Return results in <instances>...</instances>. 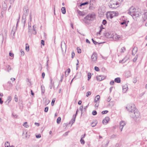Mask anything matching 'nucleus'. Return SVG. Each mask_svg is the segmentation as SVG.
Returning <instances> with one entry per match:
<instances>
[{"mask_svg": "<svg viewBox=\"0 0 147 147\" xmlns=\"http://www.w3.org/2000/svg\"><path fill=\"white\" fill-rule=\"evenodd\" d=\"M123 0H111L109 6L111 8L115 9L120 6Z\"/></svg>", "mask_w": 147, "mask_h": 147, "instance_id": "obj_1", "label": "nucleus"}, {"mask_svg": "<svg viewBox=\"0 0 147 147\" xmlns=\"http://www.w3.org/2000/svg\"><path fill=\"white\" fill-rule=\"evenodd\" d=\"M95 18V14L94 13L89 14L84 18L82 20V22L86 24L89 23V21H92Z\"/></svg>", "mask_w": 147, "mask_h": 147, "instance_id": "obj_2", "label": "nucleus"}, {"mask_svg": "<svg viewBox=\"0 0 147 147\" xmlns=\"http://www.w3.org/2000/svg\"><path fill=\"white\" fill-rule=\"evenodd\" d=\"M130 116L134 120H136L140 118V114L138 111L136 109L130 113Z\"/></svg>", "mask_w": 147, "mask_h": 147, "instance_id": "obj_3", "label": "nucleus"}, {"mask_svg": "<svg viewBox=\"0 0 147 147\" xmlns=\"http://www.w3.org/2000/svg\"><path fill=\"white\" fill-rule=\"evenodd\" d=\"M126 108L129 113L136 109L134 104L131 103L128 104L126 107Z\"/></svg>", "mask_w": 147, "mask_h": 147, "instance_id": "obj_4", "label": "nucleus"}, {"mask_svg": "<svg viewBox=\"0 0 147 147\" xmlns=\"http://www.w3.org/2000/svg\"><path fill=\"white\" fill-rule=\"evenodd\" d=\"M19 18H20V17H19V18L18 20H19ZM19 20H18V21H17V24H16L17 27H16L15 26H13V27L12 29V30L11 32V35L12 38H14V34H15V32L17 30V26L18 23L19 22Z\"/></svg>", "mask_w": 147, "mask_h": 147, "instance_id": "obj_5", "label": "nucleus"}, {"mask_svg": "<svg viewBox=\"0 0 147 147\" xmlns=\"http://www.w3.org/2000/svg\"><path fill=\"white\" fill-rule=\"evenodd\" d=\"M97 58V54L96 53L94 52L91 57V59L93 63H96Z\"/></svg>", "mask_w": 147, "mask_h": 147, "instance_id": "obj_6", "label": "nucleus"}, {"mask_svg": "<svg viewBox=\"0 0 147 147\" xmlns=\"http://www.w3.org/2000/svg\"><path fill=\"white\" fill-rule=\"evenodd\" d=\"M96 78L98 81H100L104 80L105 78V76L103 75H99L97 76Z\"/></svg>", "mask_w": 147, "mask_h": 147, "instance_id": "obj_7", "label": "nucleus"}, {"mask_svg": "<svg viewBox=\"0 0 147 147\" xmlns=\"http://www.w3.org/2000/svg\"><path fill=\"white\" fill-rule=\"evenodd\" d=\"M110 118L109 117H106L103 120L102 123L104 125H106L109 122Z\"/></svg>", "mask_w": 147, "mask_h": 147, "instance_id": "obj_8", "label": "nucleus"}, {"mask_svg": "<svg viewBox=\"0 0 147 147\" xmlns=\"http://www.w3.org/2000/svg\"><path fill=\"white\" fill-rule=\"evenodd\" d=\"M50 84L49 85V87L51 89H52L53 87V88L54 89L55 87L54 85V82H53V79L51 78L50 77Z\"/></svg>", "mask_w": 147, "mask_h": 147, "instance_id": "obj_9", "label": "nucleus"}, {"mask_svg": "<svg viewBox=\"0 0 147 147\" xmlns=\"http://www.w3.org/2000/svg\"><path fill=\"white\" fill-rule=\"evenodd\" d=\"M104 36L107 38H110L112 37V35L109 32L104 33Z\"/></svg>", "mask_w": 147, "mask_h": 147, "instance_id": "obj_10", "label": "nucleus"}, {"mask_svg": "<svg viewBox=\"0 0 147 147\" xmlns=\"http://www.w3.org/2000/svg\"><path fill=\"white\" fill-rule=\"evenodd\" d=\"M136 10H132V11L133 12L132 14H131V15L132 16H135L136 17H137L139 16V13H137V12H136Z\"/></svg>", "mask_w": 147, "mask_h": 147, "instance_id": "obj_11", "label": "nucleus"}, {"mask_svg": "<svg viewBox=\"0 0 147 147\" xmlns=\"http://www.w3.org/2000/svg\"><path fill=\"white\" fill-rule=\"evenodd\" d=\"M26 15H23L22 16V23L23 25L24 26L25 25V24L26 23Z\"/></svg>", "mask_w": 147, "mask_h": 147, "instance_id": "obj_12", "label": "nucleus"}, {"mask_svg": "<svg viewBox=\"0 0 147 147\" xmlns=\"http://www.w3.org/2000/svg\"><path fill=\"white\" fill-rule=\"evenodd\" d=\"M77 114H78V110H77V111L76 112L75 117H74V116H73V118L72 119L71 121H70V122H69L70 124L71 122H72V123H71V125H72L73 124V123L75 122V121L76 117V115H77Z\"/></svg>", "mask_w": 147, "mask_h": 147, "instance_id": "obj_13", "label": "nucleus"}, {"mask_svg": "<svg viewBox=\"0 0 147 147\" xmlns=\"http://www.w3.org/2000/svg\"><path fill=\"white\" fill-rule=\"evenodd\" d=\"M112 37L115 40H119L120 37V36L116 34L113 36Z\"/></svg>", "mask_w": 147, "mask_h": 147, "instance_id": "obj_14", "label": "nucleus"}, {"mask_svg": "<svg viewBox=\"0 0 147 147\" xmlns=\"http://www.w3.org/2000/svg\"><path fill=\"white\" fill-rule=\"evenodd\" d=\"M138 51L137 48V47H134L132 51V55H134L136 53H137Z\"/></svg>", "mask_w": 147, "mask_h": 147, "instance_id": "obj_15", "label": "nucleus"}, {"mask_svg": "<svg viewBox=\"0 0 147 147\" xmlns=\"http://www.w3.org/2000/svg\"><path fill=\"white\" fill-rule=\"evenodd\" d=\"M142 18L144 21H145L147 19V12H145L142 15Z\"/></svg>", "mask_w": 147, "mask_h": 147, "instance_id": "obj_16", "label": "nucleus"}, {"mask_svg": "<svg viewBox=\"0 0 147 147\" xmlns=\"http://www.w3.org/2000/svg\"><path fill=\"white\" fill-rule=\"evenodd\" d=\"M120 24L121 25H123V27L125 28L127 25L128 23L126 22L125 21H124L123 22H121Z\"/></svg>", "mask_w": 147, "mask_h": 147, "instance_id": "obj_17", "label": "nucleus"}, {"mask_svg": "<svg viewBox=\"0 0 147 147\" xmlns=\"http://www.w3.org/2000/svg\"><path fill=\"white\" fill-rule=\"evenodd\" d=\"M132 10H136V9L134 7H131L130 8V9H129V10L130 11L128 12L127 13L128 14L131 15V14H132L133 12H132Z\"/></svg>", "mask_w": 147, "mask_h": 147, "instance_id": "obj_18", "label": "nucleus"}, {"mask_svg": "<svg viewBox=\"0 0 147 147\" xmlns=\"http://www.w3.org/2000/svg\"><path fill=\"white\" fill-rule=\"evenodd\" d=\"M128 89V87L127 85H125L123 87V92L125 93L126 92Z\"/></svg>", "mask_w": 147, "mask_h": 147, "instance_id": "obj_19", "label": "nucleus"}, {"mask_svg": "<svg viewBox=\"0 0 147 147\" xmlns=\"http://www.w3.org/2000/svg\"><path fill=\"white\" fill-rule=\"evenodd\" d=\"M125 123L124 121H121L120 123V127L119 128L121 129V127H123L125 125Z\"/></svg>", "mask_w": 147, "mask_h": 147, "instance_id": "obj_20", "label": "nucleus"}, {"mask_svg": "<svg viewBox=\"0 0 147 147\" xmlns=\"http://www.w3.org/2000/svg\"><path fill=\"white\" fill-rule=\"evenodd\" d=\"M79 15L80 16H84L85 15V13L79 10H78L77 11Z\"/></svg>", "mask_w": 147, "mask_h": 147, "instance_id": "obj_21", "label": "nucleus"}, {"mask_svg": "<svg viewBox=\"0 0 147 147\" xmlns=\"http://www.w3.org/2000/svg\"><path fill=\"white\" fill-rule=\"evenodd\" d=\"M100 96L99 95H98L96 96L94 100V102H97V101L99 100L100 99Z\"/></svg>", "mask_w": 147, "mask_h": 147, "instance_id": "obj_22", "label": "nucleus"}, {"mask_svg": "<svg viewBox=\"0 0 147 147\" xmlns=\"http://www.w3.org/2000/svg\"><path fill=\"white\" fill-rule=\"evenodd\" d=\"M115 16V12H112L111 13H110L109 15L108 16H110V18L111 19L113 18V17Z\"/></svg>", "mask_w": 147, "mask_h": 147, "instance_id": "obj_23", "label": "nucleus"}, {"mask_svg": "<svg viewBox=\"0 0 147 147\" xmlns=\"http://www.w3.org/2000/svg\"><path fill=\"white\" fill-rule=\"evenodd\" d=\"M114 81L117 83H120L121 82V79L119 78H117L115 79Z\"/></svg>", "mask_w": 147, "mask_h": 147, "instance_id": "obj_24", "label": "nucleus"}, {"mask_svg": "<svg viewBox=\"0 0 147 147\" xmlns=\"http://www.w3.org/2000/svg\"><path fill=\"white\" fill-rule=\"evenodd\" d=\"M29 12V10L28 9H26L24 11V13L23 15H26V16H27Z\"/></svg>", "mask_w": 147, "mask_h": 147, "instance_id": "obj_25", "label": "nucleus"}, {"mask_svg": "<svg viewBox=\"0 0 147 147\" xmlns=\"http://www.w3.org/2000/svg\"><path fill=\"white\" fill-rule=\"evenodd\" d=\"M41 89L42 93L43 94L45 92V89L44 87L43 86H41Z\"/></svg>", "mask_w": 147, "mask_h": 147, "instance_id": "obj_26", "label": "nucleus"}, {"mask_svg": "<svg viewBox=\"0 0 147 147\" xmlns=\"http://www.w3.org/2000/svg\"><path fill=\"white\" fill-rule=\"evenodd\" d=\"M61 10L62 13L64 14L66 12V10H65V8L64 7H62L61 9Z\"/></svg>", "mask_w": 147, "mask_h": 147, "instance_id": "obj_27", "label": "nucleus"}, {"mask_svg": "<svg viewBox=\"0 0 147 147\" xmlns=\"http://www.w3.org/2000/svg\"><path fill=\"white\" fill-rule=\"evenodd\" d=\"M67 74H66V71H65V76L66 77H67V76L70 73V69L69 68H68L67 70Z\"/></svg>", "mask_w": 147, "mask_h": 147, "instance_id": "obj_28", "label": "nucleus"}, {"mask_svg": "<svg viewBox=\"0 0 147 147\" xmlns=\"http://www.w3.org/2000/svg\"><path fill=\"white\" fill-rule=\"evenodd\" d=\"M88 80H89L91 78V75L90 72H88Z\"/></svg>", "mask_w": 147, "mask_h": 147, "instance_id": "obj_29", "label": "nucleus"}, {"mask_svg": "<svg viewBox=\"0 0 147 147\" xmlns=\"http://www.w3.org/2000/svg\"><path fill=\"white\" fill-rule=\"evenodd\" d=\"M61 118L60 117H58L57 120V122L58 124H59L61 122Z\"/></svg>", "mask_w": 147, "mask_h": 147, "instance_id": "obj_30", "label": "nucleus"}, {"mask_svg": "<svg viewBox=\"0 0 147 147\" xmlns=\"http://www.w3.org/2000/svg\"><path fill=\"white\" fill-rule=\"evenodd\" d=\"M88 3H89L87 1V2H85V3H81L80 5V7H81L82 5H86L88 4Z\"/></svg>", "mask_w": 147, "mask_h": 147, "instance_id": "obj_31", "label": "nucleus"}, {"mask_svg": "<svg viewBox=\"0 0 147 147\" xmlns=\"http://www.w3.org/2000/svg\"><path fill=\"white\" fill-rule=\"evenodd\" d=\"M23 125L26 127H29V125L27 124V122H24Z\"/></svg>", "mask_w": 147, "mask_h": 147, "instance_id": "obj_32", "label": "nucleus"}, {"mask_svg": "<svg viewBox=\"0 0 147 147\" xmlns=\"http://www.w3.org/2000/svg\"><path fill=\"white\" fill-rule=\"evenodd\" d=\"M5 147H9V146H10L9 143L8 141L6 142L5 144Z\"/></svg>", "mask_w": 147, "mask_h": 147, "instance_id": "obj_33", "label": "nucleus"}, {"mask_svg": "<svg viewBox=\"0 0 147 147\" xmlns=\"http://www.w3.org/2000/svg\"><path fill=\"white\" fill-rule=\"evenodd\" d=\"M125 48L124 47H123L121 49V51L120 52L121 53H123L125 51Z\"/></svg>", "mask_w": 147, "mask_h": 147, "instance_id": "obj_34", "label": "nucleus"}, {"mask_svg": "<svg viewBox=\"0 0 147 147\" xmlns=\"http://www.w3.org/2000/svg\"><path fill=\"white\" fill-rule=\"evenodd\" d=\"M33 34H35L36 33V30L35 29V28H34V25L33 26Z\"/></svg>", "mask_w": 147, "mask_h": 147, "instance_id": "obj_35", "label": "nucleus"}, {"mask_svg": "<svg viewBox=\"0 0 147 147\" xmlns=\"http://www.w3.org/2000/svg\"><path fill=\"white\" fill-rule=\"evenodd\" d=\"M6 67L7 68V71H9L11 69V67L9 65H7L6 66Z\"/></svg>", "mask_w": 147, "mask_h": 147, "instance_id": "obj_36", "label": "nucleus"}, {"mask_svg": "<svg viewBox=\"0 0 147 147\" xmlns=\"http://www.w3.org/2000/svg\"><path fill=\"white\" fill-rule=\"evenodd\" d=\"M55 98H54L52 100V101L51 103V105L52 106H53L54 105V103L55 102Z\"/></svg>", "mask_w": 147, "mask_h": 147, "instance_id": "obj_37", "label": "nucleus"}, {"mask_svg": "<svg viewBox=\"0 0 147 147\" xmlns=\"http://www.w3.org/2000/svg\"><path fill=\"white\" fill-rule=\"evenodd\" d=\"M91 92L90 91H88L86 93V96L87 97H88L89 96L91 95Z\"/></svg>", "mask_w": 147, "mask_h": 147, "instance_id": "obj_38", "label": "nucleus"}, {"mask_svg": "<svg viewBox=\"0 0 147 147\" xmlns=\"http://www.w3.org/2000/svg\"><path fill=\"white\" fill-rule=\"evenodd\" d=\"M80 142L82 144H84L85 143L84 141V140L83 139H82V138H81Z\"/></svg>", "mask_w": 147, "mask_h": 147, "instance_id": "obj_39", "label": "nucleus"}, {"mask_svg": "<svg viewBox=\"0 0 147 147\" xmlns=\"http://www.w3.org/2000/svg\"><path fill=\"white\" fill-rule=\"evenodd\" d=\"M138 57V55H136L135 57L133 59V61L134 62H135L136 61L137 58Z\"/></svg>", "mask_w": 147, "mask_h": 147, "instance_id": "obj_40", "label": "nucleus"}, {"mask_svg": "<svg viewBox=\"0 0 147 147\" xmlns=\"http://www.w3.org/2000/svg\"><path fill=\"white\" fill-rule=\"evenodd\" d=\"M92 114L93 115H96L97 114V112L96 111H93L92 113Z\"/></svg>", "mask_w": 147, "mask_h": 147, "instance_id": "obj_41", "label": "nucleus"}, {"mask_svg": "<svg viewBox=\"0 0 147 147\" xmlns=\"http://www.w3.org/2000/svg\"><path fill=\"white\" fill-rule=\"evenodd\" d=\"M64 76V75L63 74H62L61 76V80L59 82H62V81H63V78Z\"/></svg>", "mask_w": 147, "mask_h": 147, "instance_id": "obj_42", "label": "nucleus"}, {"mask_svg": "<svg viewBox=\"0 0 147 147\" xmlns=\"http://www.w3.org/2000/svg\"><path fill=\"white\" fill-rule=\"evenodd\" d=\"M11 100V97L10 96H8L7 98V100L8 101V102H10Z\"/></svg>", "mask_w": 147, "mask_h": 147, "instance_id": "obj_43", "label": "nucleus"}, {"mask_svg": "<svg viewBox=\"0 0 147 147\" xmlns=\"http://www.w3.org/2000/svg\"><path fill=\"white\" fill-rule=\"evenodd\" d=\"M108 112V111L107 110H105V111H103L102 112V114H105L107 113Z\"/></svg>", "mask_w": 147, "mask_h": 147, "instance_id": "obj_44", "label": "nucleus"}, {"mask_svg": "<svg viewBox=\"0 0 147 147\" xmlns=\"http://www.w3.org/2000/svg\"><path fill=\"white\" fill-rule=\"evenodd\" d=\"M109 141H107V142L106 143V144L105 146H104V145L102 144V147H107V146L108 144L109 143Z\"/></svg>", "mask_w": 147, "mask_h": 147, "instance_id": "obj_45", "label": "nucleus"}, {"mask_svg": "<svg viewBox=\"0 0 147 147\" xmlns=\"http://www.w3.org/2000/svg\"><path fill=\"white\" fill-rule=\"evenodd\" d=\"M83 106H82L80 107V110L81 111L82 114V113H83Z\"/></svg>", "mask_w": 147, "mask_h": 147, "instance_id": "obj_46", "label": "nucleus"}, {"mask_svg": "<svg viewBox=\"0 0 147 147\" xmlns=\"http://www.w3.org/2000/svg\"><path fill=\"white\" fill-rule=\"evenodd\" d=\"M116 137V135L113 134L111 136V138L113 139H114Z\"/></svg>", "mask_w": 147, "mask_h": 147, "instance_id": "obj_47", "label": "nucleus"}, {"mask_svg": "<svg viewBox=\"0 0 147 147\" xmlns=\"http://www.w3.org/2000/svg\"><path fill=\"white\" fill-rule=\"evenodd\" d=\"M94 69L96 71H99V69L98 67H94Z\"/></svg>", "mask_w": 147, "mask_h": 147, "instance_id": "obj_48", "label": "nucleus"}, {"mask_svg": "<svg viewBox=\"0 0 147 147\" xmlns=\"http://www.w3.org/2000/svg\"><path fill=\"white\" fill-rule=\"evenodd\" d=\"M95 0H90V5H93V3L95 2Z\"/></svg>", "mask_w": 147, "mask_h": 147, "instance_id": "obj_49", "label": "nucleus"}, {"mask_svg": "<svg viewBox=\"0 0 147 147\" xmlns=\"http://www.w3.org/2000/svg\"><path fill=\"white\" fill-rule=\"evenodd\" d=\"M107 23V21L106 20H104L103 21H102V24L105 25Z\"/></svg>", "mask_w": 147, "mask_h": 147, "instance_id": "obj_50", "label": "nucleus"}, {"mask_svg": "<svg viewBox=\"0 0 147 147\" xmlns=\"http://www.w3.org/2000/svg\"><path fill=\"white\" fill-rule=\"evenodd\" d=\"M92 41L93 42V43L95 44V45H96L98 43L96 42V41H95L93 39H92Z\"/></svg>", "mask_w": 147, "mask_h": 147, "instance_id": "obj_51", "label": "nucleus"}, {"mask_svg": "<svg viewBox=\"0 0 147 147\" xmlns=\"http://www.w3.org/2000/svg\"><path fill=\"white\" fill-rule=\"evenodd\" d=\"M8 84H9V86L10 87H11L12 86V84L11 83V82L10 81H9L8 82Z\"/></svg>", "mask_w": 147, "mask_h": 147, "instance_id": "obj_52", "label": "nucleus"}, {"mask_svg": "<svg viewBox=\"0 0 147 147\" xmlns=\"http://www.w3.org/2000/svg\"><path fill=\"white\" fill-rule=\"evenodd\" d=\"M20 52H21V55H22L23 56V55H24V52L23 51H22V49H21V50Z\"/></svg>", "mask_w": 147, "mask_h": 147, "instance_id": "obj_53", "label": "nucleus"}, {"mask_svg": "<svg viewBox=\"0 0 147 147\" xmlns=\"http://www.w3.org/2000/svg\"><path fill=\"white\" fill-rule=\"evenodd\" d=\"M14 99H15V101L16 102H18V98L17 97L16 95H15V97H14Z\"/></svg>", "mask_w": 147, "mask_h": 147, "instance_id": "obj_54", "label": "nucleus"}, {"mask_svg": "<svg viewBox=\"0 0 147 147\" xmlns=\"http://www.w3.org/2000/svg\"><path fill=\"white\" fill-rule=\"evenodd\" d=\"M49 108L48 107H47L45 108L44 111L45 112H47Z\"/></svg>", "mask_w": 147, "mask_h": 147, "instance_id": "obj_55", "label": "nucleus"}, {"mask_svg": "<svg viewBox=\"0 0 147 147\" xmlns=\"http://www.w3.org/2000/svg\"><path fill=\"white\" fill-rule=\"evenodd\" d=\"M79 49L78 48H77V49L78 50V52L79 53H80L81 52V50L80 49Z\"/></svg>", "mask_w": 147, "mask_h": 147, "instance_id": "obj_56", "label": "nucleus"}, {"mask_svg": "<svg viewBox=\"0 0 147 147\" xmlns=\"http://www.w3.org/2000/svg\"><path fill=\"white\" fill-rule=\"evenodd\" d=\"M114 83V82L113 80L111 81L110 83V84L111 85H113Z\"/></svg>", "mask_w": 147, "mask_h": 147, "instance_id": "obj_57", "label": "nucleus"}, {"mask_svg": "<svg viewBox=\"0 0 147 147\" xmlns=\"http://www.w3.org/2000/svg\"><path fill=\"white\" fill-rule=\"evenodd\" d=\"M36 137L37 138H40L41 137V135L40 134H38L37 135H36Z\"/></svg>", "mask_w": 147, "mask_h": 147, "instance_id": "obj_58", "label": "nucleus"}, {"mask_svg": "<svg viewBox=\"0 0 147 147\" xmlns=\"http://www.w3.org/2000/svg\"><path fill=\"white\" fill-rule=\"evenodd\" d=\"M102 27V25L100 27V29L99 32H98V34H100V32H101V31L102 30V29L101 28Z\"/></svg>", "mask_w": 147, "mask_h": 147, "instance_id": "obj_59", "label": "nucleus"}, {"mask_svg": "<svg viewBox=\"0 0 147 147\" xmlns=\"http://www.w3.org/2000/svg\"><path fill=\"white\" fill-rule=\"evenodd\" d=\"M26 50L27 51H28L29 50V46H28V47H27V46H26Z\"/></svg>", "mask_w": 147, "mask_h": 147, "instance_id": "obj_60", "label": "nucleus"}, {"mask_svg": "<svg viewBox=\"0 0 147 147\" xmlns=\"http://www.w3.org/2000/svg\"><path fill=\"white\" fill-rule=\"evenodd\" d=\"M41 44L44 45H45V41L43 40H41Z\"/></svg>", "mask_w": 147, "mask_h": 147, "instance_id": "obj_61", "label": "nucleus"}, {"mask_svg": "<svg viewBox=\"0 0 147 147\" xmlns=\"http://www.w3.org/2000/svg\"><path fill=\"white\" fill-rule=\"evenodd\" d=\"M96 125V124L95 123H94L93 122L91 123V125L92 127H94Z\"/></svg>", "mask_w": 147, "mask_h": 147, "instance_id": "obj_62", "label": "nucleus"}, {"mask_svg": "<svg viewBox=\"0 0 147 147\" xmlns=\"http://www.w3.org/2000/svg\"><path fill=\"white\" fill-rule=\"evenodd\" d=\"M9 55L10 56L12 57H13L14 56V54H13V53H11V52L9 53Z\"/></svg>", "mask_w": 147, "mask_h": 147, "instance_id": "obj_63", "label": "nucleus"}, {"mask_svg": "<svg viewBox=\"0 0 147 147\" xmlns=\"http://www.w3.org/2000/svg\"><path fill=\"white\" fill-rule=\"evenodd\" d=\"M71 55H72V56H71L72 58H73L74 57V55H75V53H74V52H73L72 53Z\"/></svg>", "mask_w": 147, "mask_h": 147, "instance_id": "obj_64", "label": "nucleus"}]
</instances>
